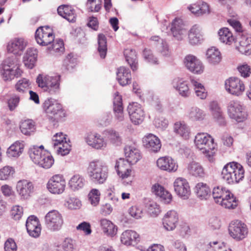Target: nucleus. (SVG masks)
Masks as SVG:
<instances>
[{"instance_id": "obj_1", "label": "nucleus", "mask_w": 251, "mask_h": 251, "mask_svg": "<svg viewBox=\"0 0 251 251\" xmlns=\"http://www.w3.org/2000/svg\"><path fill=\"white\" fill-rule=\"evenodd\" d=\"M194 143L196 148L204 154L210 162H212L217 147L213 138L207 133H198L195 136Z\"/></svg>"}, {"instance_id": "obj_2", "label": "nucleus", "mask_w": 251, "mask_h": 251, "mask_svg": "<svg viewBox=\"0 0 251 251\" xmlns=\"http://www.w3.org/2000/svg\"><path fill=\"white\" fill-rule=\"evenodd\" d=\"M90 180L96 184H103L108 177V168L102 161L95 160L91 161L87 169Z\"/></svg>"}, {"instance_id": "obj_3", "label": "nucleus", "mask_w": 251, "mask_h": 251, "mask_svg": "<svg viewBox=\"0 0 251 251\" xmlns=\"http://www.w3.org/2000/svg\"><path fill=\"white\" fill-rule=\"evenodd\" d=\"M244 170L243 166L236 162L226 164L222 172V177L228 184L238 183L244 177Z\"/></svg>"}, {"instance_id": "obj_4", "label": "nucleus", "mask_w": 251, "mask_h": 251, "mask_svg": "<svg viewBox=\"0 0 251 251\" xmlns=\"http://www.w3.org/2000/svg\"><path fill=\"white\" fill-rule=\"evenodd\" d=\"M38 86L50 95H56L60 91V76L40 74L36 78Z\"/></svg>"}, {"instance_id": "obj_5", "label": "nucleus", "mask_w": 251, "mask_h": 251, "mask_svg": "<svg viewBox=\"0 0 251 251\" xmlns=\"http://www.w3.org/2000/svg\"><path fill=\"white\" fill-rule=\"evenodd\" d=\"M28 153L32 161L42 168H50L54 163V159L49 152L43 153L38 148L30 149Z\"/></svg>"}, {"instance_id": "obj_6", "label": "nucleus", "mask_w": 251, "mask_h": 251, "mask_svg": "<svg viewBox=\"0 0 251 251\" xmlns=\"http://www.w3.org/2000/svg\"><path fill=\"white\" fill-rule=\"evenodd\" d=\"M44 221L47 228L52 232L60 230L64 224L63 216L56 210L48 212L45 216Z\"/></svg>"}, {"instance_id": "obj_7", "label": "nucleus", "mask_w": 251, "mask_h": 251, "mask_svg": "<svg viewBox=\"0 0 251 251\" xmlns=\"http://www.w3.org/2000/svg\"><path fill=\"white\" fill-rule=\"evenodd\" d=\"M227 113L230 119L237 122H243L247 118L245 106L238 101H230L227 106Z\"/></svg>"}, {"instance_id": "obj_8", "label": "nucleus", "mask_w": 251, "mask_h": 251, "mask_svg": "<svg viewBox=\"0 0 251 251\" xmlns=\"http://www.w3.org/2000/svg\"><path fill=\"white\" fill-rule=\"evenodd\" d=\"M66 180L62 175L57 174L52 176L47 184L49 191L53 194H61L66 187Z\"/></svg>"}, {"instance_id": "obj_9", "label": "nucleus", "mask_w": 251, "mask_h": 251, "mask_svg": "<svg viewBox=\"0 0 251 251\" xmlns=\"http://www.w3.org/2000/svg\"><path fill=\"white\" fill-rule=\"evenodd\" d=\"M43 107L47 114L50 117L58 119L64 116L62 105L56 100L52 98L46 100L43 104Z\"/></svg>"}, {"instance_id": "obj_10", "label": "nucleus", "mask_w": 251, "mask_h": 251, "mask_svg": "<svg viewBox=\"0 0 251 251\" xmlns=\"http://www.w3.org/2000/svg\"><path fill=\"white\" fill-rule=\"evenodd\" d=\"M84 140L87 144L97 150H104L107 147L106 141L100 134L96 131L86 133Z\"/></svg>"}, {"instance_id": "obj_11", "label": "nucleus", "mask_w": 251, "mask_h": 251, "mask_svg": "<svg viewBox=\"0 0 251 251\" xmlns=\"http://www.w3.org/2000/svg\"><path fill=\"white\" fill-rule=\"evenodd\" d=\"M228 231L231 237L237 241H240L245 238L248 233V229L245 224L236 220L230 223Z\"/></svg>"}, {"instance_id": "obj_12", "label": "nucleus", "mask_w": 251, "mask_h": 251, "mask_svg": "<svg viewBox=\"0 0 251 251\" xmlns=\"http://www.w3.org/2000/svg\"><path fill=\"white\" fill-rule=\"evenodd\" d=\"M35 38L39 45L46 46L54 41V36L50 28L46 26L40 27L36 30Z\"/></svg>"}, {"instance_id": "obj_13", "label": "nucleus", "mask_w": 251, "mask_h": 251, "mask_svg": "<svg viewBox=\"0 0 251 251\" xmlns=\"http://www.w3.org/2000/svg\"><path fill=\"white\" fill-rule=\"evenodd\" d=\"M225 88L228 93L237 96L241 95L245 90L244 82L236 77H231L226 80Z\"/></svg>"}, {"instance_id": "obj_14", "label": "nucleus", "mask_w": 251, "mask_h": 251, "mask_svg": "<svg viewBox=\"0 0 251 251\" xmlns=\"http://www.w3.org/2000/svg\"><path fill=\"white\" fill-rule=\"evenodd\" d=\"M127 110L132 123L139 125L142 123L145 118V112L140 104L136 102L130 103Z\"/></svg>"}, {"instance_id": "obj_15", "label": "nucleus", "mask_w": 251, "mask_h": 251, "mask_svg": "<svg viewBox=\"0 0 251 251\" xmlns=\"http://www.w3.org/2000/svg\"><path fill=\"white\" fill-rule=\"evenodd\" d=\"M174 188L177 195L183 200L188 199L191 194L189 183L184 178H176L174 182Z\"/></svg>"}, {"instance_id": "obj_16", "label": "nucleus", "mask_w": 251, "mask_h": 251, "mask_svg": "<svg viewBox=\"0 0 251 251\" xmlns=\"http://www.w3.org/2000/svg\"><path fill=\"white\" fill-rule=\"evenodd\" d=\"M235 43L236 49L241 53L246 55L251 54V36L240 33L238 34Z\"/></svg>"}, {"instance_id": "obj_17", "label": "nucleus", "mask_w": 251, "mask_h": 251, "mask_svg": "<svg viewBox=\"0 0 251 251\" xmlns=\"http://www.w3.org/2000/svg\"><path fill=\"white\" fill-rule=\"evenodd\" d=\"M184 64L186 68L194 74H201L204 71V67L202 63L194 55H186L184 59Z\"/></svg>"}, {"instance_id": "obj_18", "label": "nucleus", "mask_w": 251, "mask_h": 251, "mask_svg": "<svg viewBox=\"0 0 251 251\" xmlns=\"http://www.w3.org/2000/svg\"><path fill=\"white\" fill-rule=\"evenodd\" d=\"M16 189L17 192L23 199H27L33 192L34 186L31 182L23 179L18 181Z\"/></svg>"}, {"instance_id": "obj_19", "label": "nucleus", "mask_w": 251, "mask_h": 251, "mask_svg": "<svg viewBox=\"0 0 251 251\" xmlns=\"http://www.w3.org/2000/svg\"><path fill=\"white\" fill-rule=\"evenodd\" d=\"M178 220V216L175 210L168 211L162 219V223L164 228L168 231L173 230L176 226Z\"/></svg>"}, {"instance_id": "obj_20", "label": "nucleus", "mask_w": 251, "mask_h": 251, "mask_svg": "<svg viewBox=\"0 0 251 251\" xmlns=\"http://www.w3.org/2000/svg\"><path fill=\"white\" fill-rule=\"evenodd\" d=\"M156 165L160 170L168 172H175L178 168L176 161L169 156L159 158L156 161Z\"/></svg>"}, {"instance_id": "obj_21", "label": "nucleus", "mask_w": 251, "mask_h": 251, "mask_svg": "<svg viewBox=\"0 0 251 251\" xmlns=\"http://www.w3.org/2000/svg\"><path fill=\"white\" fill-rule=\"evenodd\" d=\"M143 146L149 151L156 152L161 147L159 139L152 134H149L143 138Z\"/></svg>"}, {"instance_id": "obj_22", "label": "nucleus", "mask_w": 251, "mask_h": 251, "mask_svg": "<svg viewBox=\"0 0 251 251\" xmlns=\"http://www.w3.org/2000/svg\"><path fill=\"white\" fill-rule=\"evenodd\" d=\"M27 46V42L23 38H15L10 41L7 46L8 52L21 55Z\"/></svg>"}, {"instance_id": "obj_23", "label": "nucleus", "mask_w": 251, "mask_h": 251, "mask_svg": "<svg viewBox=\"0 0 251 251\" xmlns=\"http://www.w3.org/2000/svg\"><path fill=\"white\" fill-rule=\"evenodd\" d=\"M106 143L119 146L123 143V138L120 133L112 128L107 129L103 132Z\"/></svg>"}, {"instance_id": "obj_24", "label": "nucleus", "mask_w": 251, "mask_h": 251, "mask_svg": "<svg viewBox=\"0 0 251 251\" xmlns=\"http://www.w3.org/2000/svg\"><path fill=\"white\" fill-rule=\"evenodd\" d=\"M171 31L173 36L177 40H181L186 32V29L181 19L176 18L172 23Z\"/></svg>"}, {"instance_id": "obj_25", "label": "nucleus", "mask_w": 251, "mask_h": 251, "mask_svg": "<svg viewBox=\"0 0 251 251\" xmlns=\"http://www.w3.org/2000/svg\"><path fill=\"white\" fill-rule=\"evenodd\" d=\"M188 39L189 43L192 45L201 43L203 40V34L199 25H195L191 28L188 34Z\"/></svg>"}, {"instance_id": "obj_26", "label": "nucleus", "mask_w": 251, "mask_h": 251, "mask_svg": "<svg viewBox=\"0 0 251 251\" xmlns=\"http://www.w3.org/2000/svg\"><path fill=\"white\" fill-rule=\"evenodd\" d=\"M117 79L122 86H126L131 82V75L128 68L120 67L117 69L116 73Z\"/></svg>"}, {"instance_id": "obj_27", "label": "nucleus", "mask_w": 251, "mask_h": 251, "mask_svg": "<svg viewBox=\"0 0 251 251\" xmlns=\"http://www.w3.org/2000/svg\"><path fill=\"white\" fill-rule=\"evenodd\" d=\"M58 14L66 19L69 22H74L76 19V13L75 9L71 6L64 5L57 8Z\"/></svg>"}, {"instance_id": "obj_28", "label": "nucleus", "mask_w": 251, "mask_h": 251, "mask_svg": "<svg viewBox=\"0 0 251 251\" xmlns=\"http://www.w3.org/2000/svg\"><path fill=\"white\" fill-rule=\"evenodd\" d=\"M152 192L160 197L161 201L164 203H169L172 200V196L168 191L158 184H155L152 187Z\"/></svg>"}, {"instance_id": "obj_29", "label": "nucleus", "mask_w": 251, "mask_h": 251, "mask_svg": "<svg viewBox=\"0 0 251 251\" xmlns=\"http://www.w3.org/2000/svg\"><path fill=\"white\" fill-rule=\"evenodd\" d=\"M37 50L34 48L27 50L23 57L25 65L29 69H32L34 66L37 57Z\"/></svg>"}, {"instance_id": "obj_30", "label": "nucleus", "mask_w": 251, "mask_h": 251, "mask_svg": "<svg viewBox=\"0 0 251 251\" xmlns=\"http://www.w3.org/2000/svg\"><path fill=\"white\" fill-rule=\"evenodd\" d=\"M206 58L210 64L216 65L220 63L222 57L220 51L218 49L215 47H211L206 51Z\"/></svg>"}, {"instance_id": "obj_31", "label": "nucleus", "mask_w": 251, "mask_h": 251, "mask_svg": "<svg viewBox=\"0 0 251 251\" xmlns=\"http://www.w3.org/2000/svg\"><path fill=\"white\" fill-rule=\"evenodd\" d=\"M174 87L177 91L179 94L183 97H188L190 95V90L188 82L183 79L177 78L174 80Z\"/></svg>"}, {"instance_id": "obj_32", "label": "nucleus", "mask_w": 251, "mask_h": 251, "mask_svg": "<svg viewBox=\"0 0 251 251\" xmlns=\"http://www.w3.org/2000/svg\"><path fill=\"white\" fill-rule=\"evenodd\" d=\"M124 150L126 160L131 164H134L140 160L141 155L138 149L131 146H126Z\"/></svg>"}, {"instance_id": "obj_33", "label": "nucleus", "mask_w": 251, "mask_h": 251, "mask_svg": "<svg viewBox=\"0 0 251 251\" xmlns=\"http://www.w3.org/2000/svg\"><path fill=\"white\" fill-rule=\"evenodd\" d=\"M194 192L200 200H205L210 196L211 191L209 187L206 183L199 182L196 185Z\"/></svg>"}, {"instance_id": "obj_34", "label": "nucleus", "mask_w": 251, "mask_h": 251, "mask_svg": "<svg viewBox=\"0 0 251 251\" xmlns=\"http://www.w3.org/2000/svg\"><path fill=\"white\" fill-rule=\"evenodd\" d=\"M100 225L103 232L106 235L113 237L117 234V227L110 221L102 219L100 221Z\"/></svg>"}, {"instance_id": "obj_35", "label": "nucleus", "mask_w": 251, "mask_h": 251, "mask_svg": "<svg viewBox=\"0 0 251 251\" xmlns=\"http://www.w3.org/2000/svg\"><path fill=\"white\" fill-rule=\"evenodd\" d=\"M187 170L190 175L196 177H203L205 176L203 167L199 163L195 161L188 164Z\"/></svg>"}, {"instance_id": "obj_36", "label": "nucleus", "mask_w": 251, "mask_h": 251, "mask_svg": "<svg viewBox=\"0 0 251 251\" xmlns=\"http://www.w3.org/2000/svg\"><path fill=\"white\" fill-rule=\"evenodd\" d=\"M174 132L184 139H188L190 134V129L184 122H177L174 126Z\"/></svg>"}, {"instance_id": "obj_37", "label": "nucleus", "mask_w": 251, "mask_h": 251, "mask_svg": "<svg viewBox=\"0 0 251 251\" xmlns=\"http://www.w3.org/2000/svg\"><path fill=\"white\" fill-rule=\"evenodd\" d=\"M124 55L126 62L130 66L133 71L137 69V60L136 53L135 50L126 49L124 51Z\"/></svg>"}, {"instance_id": "obj_38", "label": "nucleus", "mask_w": 251, "mask_h": 251, "mask_svg": "<svg viewBox=\"0 0 251 251\" xmlns=\"http://www.w3.org/2000/svg\"><path fill=\"white\" fill-rule=\"evenodd\" d=\"M22 72L20 68L16 67L15 69H12L7 66H3V70L1 71L2 78L5 81L11 80L14 77H19L21 75Z\"/></svg>"}, {"instance_id": "obj_39", "label": "nucleus", "mask_w": 251, "mask_h": 251, "mask_svg": "<svg viewBox=\"0 0 251 251\" xmlns=\"http://www.w3.org/2000/svg\"><path fill=\"white\" fill-rule=\"evenodd\" d=\"M24 145L23 142L16 141L11 145L7 151V154L9 157H18L23 151Z\"/></svg>"}, {"instance_id": "obj_40", "label": "nucleus", "mask_w": 251, "mask_h": 251, "mask_svg": "<svg viewBox=\"0 0 251 251\" xmlns=\"http://www.w3.org/2000/svg\"><path fill=\"white\" fill-rule=\"evenodd\" d=\"M218 35L220 42L226 44L230 45L234 41L233 34L228 28L220 29L218 31Z\"/></svg>"}, {"instance_id": "obj_41", "label": "nucleus", "mask_w": 251, "mask_h": 251, "mask_svg": "<svg viewBox=\"0 0 251 251\" xmlns=\"http://www.w3.org/2000/svg\"><path fill=\"white\" fill-rule=\"evenodd\" d=\"M84 177L79 175H74L69 181V186L73 191H76L83 187L85 184Z\"/></svg>"}, {"instance_id": "obj_42", "label": "nucleus", "mask_w": 251, "mask_h": 251, "mask_svg": "<svg viewBox=\"0 0 251 251\" xmlns=\"http://www.w3.org/2000/svg\"><path fill=\"white\" fill-rule=\"evenodd\" d=\"M229 191L225 188L220 186L214 187L212 191V196L214 201L219 204L220 202L222 201L223 199L229 196Z\"/></svg>"}, {"instance_id": "obj_43", "label": "nucleus", "mask_w": 251, "mask_h": 251, "mask_svg": "<svg viewBox=\"0 0 251 251\" xmlns=\"http://www.w3.org/2000/svg\"><path fill=\"white\" fill-rule=\"evenodd\" d=\"M138 237L139 235L135 231L127 230L122 234L121 241L125 245H130L133 242H135Z\"/></svg>"}, {"instance_id": "obj_44", "label": "nucleus", "mask_w": 251, "mask_h": 251, "mask_svg": "<svg viewBox=\"0 0 251 251\" xmlns=\"http://www.w3.org/2000/svg\"><path fill=\"white\" fill-rule=\"evenodd\" d=\"M229 196L223 199L222 201L220 202L218 204L225 208L234 209L238 204V201L234 195L230 191L229 192Z\"/></svg>"}, {"instance_id": "obj_45", "label": "nucleus", "mask_w": 251, "mask_h": 251, "mask_svg": "<svg viewBox=\"0 0 251 251\" xmlns=\"http://www.w3.org/2000/svg\"><path fill=\"white\" fill-rule=\"evenodd\" d=\"M20 128L23 134L29 135L35 130V123L31 120H25L21 123Z\"/></svg>"}, {"instance_id": "obj_46", "label": "nucleus", "mask_w": 251, "mask_h": 251, "mask_svg": "<svg viewBox=\"0 0 251 251\" xmlns=\"http://www.w3.org/2000/svg\"><path fill=\"white\" fill-rule=\"evenodd\" d=\"M188 116L193 121H201L205 117V113L200 108L197 107H192L188 112Z\"/></svg>"}, {"instance_id": "obj_47", "label": "nucleus", "mask_w": 251, "mask_h": 251, "mask_svg": "<svg viewBox=\"0 0 251 251\" xmlns=\"http://www.w3.org/2000/svg\"><path fill=\"white\" fill-rule=\"evenodd\" d=\"M98 51L102 58H105L107 52L106 38L104 35L100 34L98 35Z\"/></svg>"}, {"instance_id": "obj_48", "label": "nucleus", "mask_w": 251, "mask_h": 251, "mask_svg": "<svg viewBox=\"0 0 251 251\" xmlns=\"http://www.w3.org/2000/svg\"><path fill=\"white\" fill-rule=\"evenodd\" d=\"M192 8V9H196V10H192V13L198 16L209 13V6L205 2H203L201 5L193 4Z\"/></svg>"}, {"instance_id": "obj_49", "label": "nucleus", "mask_w": 251, "mask_h": 251, "mask_svg": "<svg viewBox=\"0 0 251 251\" xmlns=\"http://www.w3.org/2000/svg\"><path fill=\"white\" fill-rule=\"evenodd\" d=\"M30 82L29 80L23 78L17 82L15 85V89L19 92L24 93L30 88Z\"/></svg>"}, {"instance_id": "obj_50", "label": "nucleus", "mask_w": 251, "mask_h": 251, "mask_svg": "<svg viewBox=\"0 0 251 251\" xmlns=\"http://www.w3.org/2000/svg\"><path fill=\"white\" fill-rule=\"evenodd\" d=\"M148 213L151 216H157L160 212L159 205L153 201H149L146 204Z\"/></svg>"}, {"instance_id": "obj_51", "label": "nucleus", "mask_w": 251, "mask_h": 251, "mask_svg": "<svg viewBox=\"0 0 251 251\" xmlns=\"http://www.w3.org/2000/svg\"><path fill=\"white\" fill-rule=\"evenodd\" d=\"M14 169L10 166H5L0 170V179L6 180L12 177Z\"/></svg>"}, {"instance_id": "obj_52", "label": "nucleus", "mask_w": 251, "mask_h": 251, "mask_svg": "<svg viewBox=\"0 0 251 251\" xmlns=\"http://www.w3.org/2000/svg\"><path fill=\"white\" fill-rule=\"evenodd\" d=\"M100 192L97 189H92L88 194L89 201L91 204L95 206L97 205L100 201Z\"/></svg>"}, {"instance_id": "obj_53", "label": "nucleus", "mask_w": 251, "mask_h": 251, "mask_svg": "<svg viewBox=\"0 0 251 251\" xmlns=\"http://www.w3.org/2000/svg\"><path fill=\"white\" fill-rule=\"evenodd\" d=\"M130 165L131 164L126 159L121 158H120L117 161L115 165V169L117 173L124 172V171L126 169L130 168Z\"/></svg>"}, {"instance_id": "obj_54", "label": "nucleus", "mask_w": 251, "mask_h": 251, "mask_svg": "<svg viewBox=\"0 0 251 251\" xmlns=\"http://www.w3.org/2000/svg\"><path fill=\"white\" fill-rule=\"evenodd\" d=\"M55 150L58 154H60L62 156L68 154L71 150V146L66 140L62 144H60V145L57 146L56 148H54Z\"/></svg>"}, {"instance_id": "obj_55", "label": "nucleus", "mask_w": 251, "mask_h": 251, "mask_svg": "<svg viewBox=\"0 0 251 251\" xmlns=\"http://www.w3.org/2000/svg\"><path fill=\"white\" fill-rule=\"evenodd\" d=\"M66 135L62 132L56 133L52 137L51 140V145L53 148L57 147L60 144H62L66 140Z\"/></svg>"}, {"instance_id": "obj_56", "label": "nucleus", "mask_w": 251, "mask_h": 251, "mask_svg": "<svg viewBox=\"0 0 251 251\" xmlns=\"http://www.w3.org/2000/svg\"><path fill=\"white\" fill-rule=\"evenodd\" d=\"M102 0H88L87 6L89 11L98 12L101 8Z\"/></svg>"}, {"instance_id": "obj_57", "label": "nucleus", "mask_w": 251, "mask_h": 251, "mask_svg": "<svg viewBox=\"0 0 251 251\" xmlns=\"http://www.w3.org/2000/svg\"><path fill=\"white\" fill-rule=\"evenodd\" d=\"M21 96L13 94L8 100V106L10 111H13L18 106Z\"/></svg>"}, {"instance_id": "obj_58", "label": "nucleus", "mask_w": 251, "mask_h": 251, "mask_svg": "<svg viewBox=\"0 0 251 251\" xmlns=\"http://www.w3.org/2000/svg\"><path fill=\"white\" fill-rule=\"evenodd\" d=\"M225 246L224 243L221 242H210L208 245L207 251H222L225 248Z\"/></svg>"}, {"instance_id": "obj_59", "label": "nucleus", "mask_w": 251, "mask_h": 251, "mask_svg": "<svg viewBox=\"0 0 251 251\" xmlns=\"http://www.w3.org/2000/svg\"><path fill=\"white\" fill-rule=\"evenodd\" d=\"M237 70L241 75L244 77H249L251 74V67L246 63H243L238 66Z\"/></svg>"}, {"instance_id": "obj_60", "label": "nucleus", "mask_w": 251, "mask_h": 251, "mask_svg": "<svg viewBox=\"0 0 251 251\" xmlns=\"http://www.w3.org/2000/svg\"><path fill=\"white\" fill-rule=\"evenodd\" d=\"M3 66H7L12 69H15L16 67L19 68L18 58L15 56L7 58L4 61Z\"/></svg>"}, {"instance_id": "obj_61", "label": "nucleus", "mask_w": 251, "mask_h": 251, "mask_svg": "<svg viewBox=\"0 0 251 251\" xmlns=\"http://www.w3.org/2000/svg\"><path fill=\"white\" fill-rule=\"evenodd\" d=\"M23 214V208L20 206L15 205L13 206L11 209V215L12 218L16 220H20Z\"/></svg>"}, {"instance_id": "obj_62", "label": "nucleus", "mask_w": 251, "mask_h": 251, "mask_svg": "<svg viewBox=\"0 0 251 251\" xmlns=\"http://www.w3.org/2000/svg\"><path fill=\"white\" fill-rule=\"evenodd\" d=\"M25 226L26 229H31V228H33V227L41 226L38 218L34 215L28 217L26 220Z\"/></svg>"}, {"instance_id": "obj_63", "label": "nucleus", "mask_w": 251, "mask_h": 251, "mask_svg": "<svg viewBox=\"0 0 251 251\" xmlns=\"http://www.w3.org/2000/svg\"><path fill=\"white\" fill-rule=\"evenodd\" d=\"M143 56L147 61L151 64H157L158 63L157 59L154 56L150 50L145 49L143 51Z\"/></svg>"}, {"instance_id": "obj_64", "label": "nucleus", "mask_w": 251, "mask_h": 251, "mask_svg": "<svg viewBox=\"0 0 251 251\" xmlns=\"http://www.w3.org/2000/svg\"><path fill=\"white\" fill-rule=\"evenodd\" d=\"M159 51L164 57H169L171 54V51L169 49L168 45L166 42L162 40H161V44L159 48Z\"/></svg>"}]
</instances>
